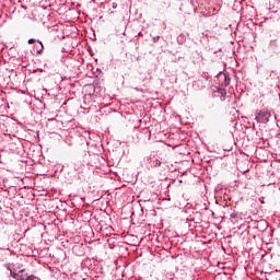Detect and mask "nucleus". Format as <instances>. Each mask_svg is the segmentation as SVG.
<instances>
[{"label": "nucleus", "mask_w": 280, "mask_h": 280, "mask_svg": "<svg viewBox=\"0 0 280 280\" xmlns=\"http://www.w3.org/2000/svg\"><path fill=\"white\" fill-rule=\"evenodd\" d=\"M256 120L261 121V114H258V116H256Z\"/></svg>", "instance_id": "7ed1b4c3"}, {"label": "nucleus", "mask_w": 280, "mask_h": 280, "mask_svg": "<svg viewBox=\"0 0 280 280\" xmlns=\"http://www.w3.org/2000/svg\"><path fill=\"white\" fill-rule=\"evenodd\" d=\"M34 43H36V39L34 38L28 39V45H34Z\"/></svg>", "instance_id": "f03ea898"}, {"label": "nucleus", "mask_w": 280, "mask_h": 280, "mask_svg": "<svg viewBox=\"0 0 280 280\" xmlns=\"http://www.w3.org/2000/svg\"><path fill=\"white\" fill-rule=\"evenodd\" d=\"M154 167H161V161L160 160H155Z\"/></svg>", "instance_id": "f257e3e1"}, {"label": "nucleus", "mask_w": 280, "mask_h": 280, "mask_svg": "<svg viewBox=\"0 0 280 280\" xmlns=\"http://www.w3.org/2000/svg\"><path fill=\"white\" fill-rule=\"evenodd\" d=\"M231 80L225 78V86H229Z\"/></svg>", "instance_id": "20e7f679"}, {"label": "nucleus", "mask_w": 280, "mask_h": 280, "mask_svg": "<svg viewBox=\"0 0 280 280\" xmlns=\"http://www.w3.org/2000/svg\"><path fill=\"white\" fill-rule=\"evenodd\" d=\"M112 8H113L114 10L117 9V3H116V2H113Z\"/></svg>", "instance_id": "39448f33"}]
</instances>
